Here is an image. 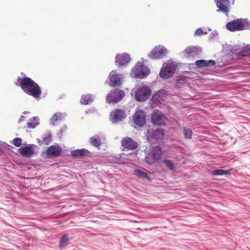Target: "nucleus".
<instances>
[{
	"label": "nucleus",
	"mask_w": 250,
	"mask_h": 250,
	"mask_svg": "<svg viewBox=\"0 0 250 250\" xmlns=\"http://www.w3.org/2000/svg\"><path fill=\"white\" fill-rule=\"evenodd\" d=\"M21 89L26 94L35 98H39L42 91L39 85L32 79L27 77L18 78Z\"/></svg>",
	"instance_id": "nucleus-1"
},
{
	"label": "nucleus",
	"mask_w": 250,
	"mask_h": 250,
	"mask_svg": "<svg viewBox=\"0 0 250 250\" xmlns=\"http://www.w3.org/2000/svg\"><path fill=\"white\" fill-rule=\"evenodd\" d=\"M226 28L231 32L250 29V20L241 18L234 20L227 23Z\"/></svg>",
	"instance_id": "nucleus-2"
},
{
	"label": "nucleus",
	"mask_w": 250,
	"mask_h": 250,
	"mask_svg": "<svg viewBox=\"0 0 250 250\" xmlns=\"http://www.w3.org/2000/svg\"><path fill=\"white\" fill-rule=\"evenodd\" d=\"M176 68V66L172 62L164 63L160 72V77L163 79H167L172 77Z\"/></svg>",
	"instance_id": "nucleus-3"
},
{
	"label": "nucleus",
	"mask_w": 250,
	"mask_h": 250,
	"mask_svg": "<svg viewBox=\"0 0 250 250\" xmlns=\"http://www.w3.org/2000/svg\"><path fill=\"white\" fill-rule=\"evenodd\" d=\"M125 92L119 89L111 91L106 96V102L109 104L117 103L125 97Z\"/></svg>",
	"instance_id": "nucleus-4"
},
{
	"label": "nucleus",
	"mask_w": 250,
	"mask_h": 250,
	"mask_svg": "<svg viewBox=\"0 0 250 250\" xmlns=\"http://www.w3.org/2000/svg\"><path fill=\"white\" fill-rule=\"evenodd\" d=\"M162 155V151L160 146H156L152 149V152L149 153L146 156V162L149 164H152L159 160Z\"/></svg>",
	"instance_id": "nucleus-5"
},
{
	"label": "nucleus",
	"mask_w": 250,
	"mask_h": 250,
	"mask_svg": "<svg viewBox=\"0 0 250 250\" xmlns=\"http://www.w3.org/2000/svg\"><path fill=\"white\" fill-rule=\"evenodd\" d=\"M167 53V49L163 46L159 45L155 47L149 54L152 59H161Z\"/></svg>",
	"instance_id": "nucleus-6"
},
{
	"label": "nucleus",
	"mask_w": 250,
	"mask_h": 250,
	"mask_svg": "<svg viewBox=\"0 0 250 250\" xmlns=\"http://www.w3.org/2000/svg\"><path fill=\"white\" fill-rule=\"evenodd\" d=\"M121 145L125 149L127 150H135L138 146V143L129 137L123 138L121 141Z\"/></svg>",
	"instance_id": "nucleus-7"
},
{
	"label": "nucleus",
	"mask_w": 250,
	"mask_h": 250,
	"mask_svg": "<svg viewBox=\"0 0 250 250\" xmlns=\"http://www.w3.org/2000/svg\"><path fill=\"white\" fill-rule=\"evenodd\" d=\"M126 117L125 112L121 109H116L110 113V119L113 123L122 120Z\"/></svg>",
	"instance_id": "nucleus-8"
},
{
	"label": "nucleus",
	"mask_w": 250,
	"mask_h": 250,
	"mask_svg": "<svg viewBox=\"0 0 250 250\" xmlns=\"http://www.w3.org/2000/svg\"><path fill=\"white\" fill-rule=\"evenodd\" d=\"M229 0H217L216 5L218 8L217 11L221 12L228 16L229 11Z\"/></svg>",
	"instance_id": "nucleus-9"
},
{
	"label": "nucleus",
	"mask_w": 250,
	"mask_h": 250,
	"mask_svg": "<svg viewBox=\"0 0 250 250\" xmlns=\"http://www.w3.org/2000/svg\"><path fill=\"white\" fill-rule=\"evenodd\" d=\"M61 152L62 148L59 145H52L47 149L46 154L48 157H57L60 155Z\"/></svg>",
	"instance_id": "nucleus-10"
},
{
	"label": "nucleus",
	"mask_w": 250,
	"mask_h": 250,
	"mask_svg": "<svg viewBox=\"0 0 250 250\" xmlns=\"http://www.w3.org/2000/svg\"><path fill=\"white\" fill-rule=\"evenodd\" d=\"M151 120L153 124L158 125L165 124L164 115L161 112H154L152 114Z\"/></svg>",
	"instance_id": "nucleus-11"
},
{
	"label": "nucleus",
	"mask_w": 250,
	"mask_h": 250,
	"mask_svg": "<svg viewBox=\"0 0 250 250\" xmlns=\"http://www.w3.org/2000/svg\"><path fill=\"white\" fill-rule=\"evenodd\" d=\"M130 61V56L127 53L118 54L116 56L115 62L117 65L122 66L127 63Z\"/></svg>",
	"instance_id": "nucleus-12"
},
{
	"label": "nucleus",
	"mask_w": 250,
	"mask_h": 250,
	"mask_svg": "<svg viewBox=\"0 0 250 250\" xmlns=\"http://www.w3.org/2000/svg\"><path fill=\"white\" fill-rule=\"evenodd\" d=\"M19 152L23 157L30 158L34 154V149L31 146H28L20 147Z\"/></svg>",
	"instance_id": "nucleus-13"
},
{
	"label": "nucleus",
	"mask_w": 250,
	"mask_h": 250,
	"mask_svg": "<svg viewBox=\"0 0 250 250\" xmlns=\"http://www.w3.org/2000/svg\"><path fill=\"white\" fill-rule=\"evenodd\" d=\"M201 52V49L197 46H191L187 47L184 53L187 57H193L199 54Z\"/></svg>",
	"instance_id": "nucleus-14"
},
{
	"label": "nucleus",
	"mask_w": 250,
	"mask_h": 250,
	"mask_svg": "<svg viewBox=\"0 0 250 250\" xmlns=\"http://www.w3.org/2000/svg\"><path fill=\"white\" fill-rule=\"evenodd\" d=\"M120 79L119 76L115 71H112L109 76L108 84L111 86H115L120 84Z\"/></svg>",
	"instance_id": "nucleus-15"
},
{
	"label": "nucleus",
	"mask_w": 250,
	"mask_h": 250,
	"mask_svg": "<svg viewBox=\"0 0 250 250\" xmlns=\"http://www.w3.org/2000/svg\"><path fill=\"white\" fill-rule=\"evenodd\" d=\"M66 116V114L65 113L61 112H56L54 114L51 118L50 122L54 125L56 122L62 121Z\"/></svg>",
	"instance_id": "nucleus-16"
},
{
	"label": "nucleus",
	"mask_w": 250,
	"mask_h": 250,
	"mask_svg": "<svg viewBox=\"0 0 250 250\" xmlns=\"http://www.w3.org/2000/svg\"><path fill=\"white\" fill-rule=\"evenodd\" d=\"M195 64L199 68L205 66H211L215 64V62L211 60L209 61L199 60L196 61Z\"/></svg>",
	"instance_id": "nucleus-17"
},
{
	"label": "nucleus",
	"mask_w": 250,
	"mask_h": 250,
	"mask_svg": "<svg viewBox=\"0 0 250 250\" xmlns=\"http://www.w3.org/2000/svg\"><path fill=\"white\" fill-rule=\"evenodd\" d=\"M164 136V130L162 129L158 128L155 130L152 134V139L156 141H162Z\"/></svg>",
	"instance_id": "nucleus-18"
},
{
	"label": "nucleus",
	"mask_w": 250,
	"mask_h": 250,
	"mask_svg": "<svg viewBox=\"0 0 250 250\" xmlns=\"http://www.w3.org/2000/svg\"><path fill=\"white\" fill-rule=\"evenodd\" d=\"M151 93V89L150 87L143 85L142 86V101L148 99Z\"/></svg>",
	"instance_id": "nucleus-19"
},
{
	"label": "nucleus",
	"mask_w": 250,
	"mask_h": 250,
	"mask_svg": "<svg viewBox=\"0 0 250 250\" xmlns=\"http://www.w3.org/2000/svg\"><path fill=\"white\" fill-rule=\"evenodd\" d=\"M131 74L134 78H141V63L140 62L136 63V64L132 68Z\"/></svg>",
	"instance_id": "nucleus-20"
},
{
	"label": "nucleus",
	"mask_w": 250,
	"mask_h": 250,
	"mask_svg": "<svg viewBox=\"0 0 250 250\" xmlns=\"http://www.w3.org/2000/svg\"><path fill=\"white\" fill-rule=\"evenodd\" d=\"M131 96L138 102H141V86L137 85L133 88L131 92Z\"/></svg>",
	"instance_id": "nucleus-21"
},
{
	"label": "nucleus",
	"mask_w": 250,
	"mask_h": 250,
	"mask_svg": "<svg viewBox=\"0 0 250 250\" xmlns=\"http://www.w3.org/2000/svg\"><path fill=\"white\" fill-rule=\"evenodd\" d=\"M87 152V150L84 149H76L71 151V156L75 158L82 157L85 156V153Z\"/></svg>",
	"instance_id": "nucleus-22"
},
{
	"label": "nucleus",
	"mask_w": 250,
	"mask_h": 250,
	"mask_svg": "<svg viewBox=\"0 0 250 250\" xmlns=\"http://www.w3.org/2000/svg\"><path fill=\"white\" fill-rule=\"evenodd\" d=\"M92 101V95L91 94H83L82 96L80 102L83 105H87Z\"/></svg>",
	"instance_id": "nucleus-23"
},
{
	"label": "nucleus",
	"mask_w": 250,
	"mask_h": 250,
	"mask_svg": "<svg viewBox=\"0 0 250 250\" xmlns=\"http://www.w3.org/2000/svg\"><path fill=\"white\" fill-rule=\"evenodd\" d=\"M134 123L139 126H141V110L139 109L135 112L133 116Z\"/></svg>",
	"instance_id": "nucleus-24"
},
{
	"label": "nucleus",
	"mask_w": 250,
	"mask_h": 250,
	"mask_svg": "<svg viewBox=\"0 0 250 250\" xmlns=\"http://www.w3.org/2000/svg\"><path fill=\"white\" fill-rule=\"evenodd\" d=\"M143 60V59L142 58V79L146 77L150 73L149 68L143 64L144 63Z\"/></svg>",
	"instance_id": "nucleus-25"
},
{
	"label": "nucleus",
	"mask_w": 250,
	"mask_h": 250,
	"mask_svg": "<svg viewBox=\"0 0 250 250\" xmlns=\"http://www.w3.org/2000/svg\"><path fill=\"white\" fill-rule=\"evenodd\" d=\"M250 52V48L247 47L242 50H241L240 51L237 52L235 53V54L237 57L240 58V57H245V56H247V55H248V54Z\"/></svg>",
	"instance_id": "nucleus-26"
},
{
	"label": "nucleus",
	"mask_w": 250,
	"mask_h": 250,
	"mask_svg": "<svg viewBox=\"0 0 250 250\" xmlns=\"http://www.w3.org/2000/svg\"><path fill=\"white\" fill-rule=\"evenodd\" d=\"M69 238L66 234L63 235L60 239L59 246L61 247H65L68 245Z\"/></svg>",
	"instance_id": "nucleus-27"
},
{
	"label": "nucleus",
	"mask_w": 250,
	"mask_h": 250,
	"mask_svg": "<svg viewBox=\"0 0 250 250\" xmlns=\"http://www.w3.org/2000/svg\"><path fill=\"white\" fill-rule=\"evenodd\" d=\"M212 173L214 175H223L230 174L229 170H226L224 169L214 170L212 171Z\"/></svg>",
	"instance_id": "nucleus-28"
},
{
	"label": "nucleus",
	"mask_w": 250,
	"mask_h": 250,
	"mask_svg": "<svg viewBox=\"0 0 250 250\" xmlns=\"http://www.w3.org/2000/svg\"><path fill=\"white\" fill-rule=\"evenodd\" d=\"M188 81V78L185 76H179L177 80V84L182 85L187 83Z\"/></svg>",
	"instance_id": "nucleus-29"
},
{
	"label": "nucleus",
	"mask_w": 250,
	"mask_h": 250,
	"mask_svg": "<svg viewBox=\"0 0 250 250\" xmlns=\"http://www.w3.org/2000/svg\"><path fill=\"white\" fill-rule=\"evenodd\" d=\"M90 141V143L95 147H99L101 145L100 140L95 138L94 137H91Z\"/></svg>",
	"instance_id": "nucleus-30"
},
{
	"label": "nucleus",
	"mask_w": 250,
	"mask_h": 250,
	"mask_svg": "<svg viewBox=\"0 0 250 250\" xmlns=\"http://www.w3.org/2000/svg\"><path fill=\"white\" fill-rule=\"evenodd\" d=\"M163 162L170 170H174L175 169V165L171 161L169 160H164Z\"/></svg>",
	"instance_id": "nucleus-31"
},
{
	"label": "nucleus",
	"mask_w": 250,
	"mask_h": 250,
	"mask_svg": "<svg viewBox=\"0 0 250 250\" xmlns=\"http://www.w3.org/2000/svg\"><path fill=\"white\" fill-rule=\"evenodd\" d=\"M184 136L187 139H191L192 133L190 129L188 128H184L183 129Z\"/></svg>",
	"instance_id": "nucleus-32"
},
{
	"label": "nucleus",
	"mask_w": 250,
	"mask_h": 250,
	"mask_svg": "<svg viewBox=\"0 0 250 250\" xmlns=\"http://www.w3.org/2000/svg\"><path fill=\"white\" fill-rule=\"evenodd\" d=\"M161 92V91H159L152 96V100L154 103L157 104L160 102L161 98L160 97V95Z\"/></svg>",
	"instance_id": "nucleus-33"
},
{
	"label": "nucleus",
	"mask_w": 250,
	"mask_h": 250,
	"mask_svg": "<svg viewBox=\"0 0 250 250\" xmlns=\"http://www.w3.org/2000/svg\"><path fill=\"white\" fill-rule=\"evenodd\" d=\"M31 120V122H29L27 123V127L29 128H34L38 125V123L37 122H34L35 121V117H33L32 119L30 120V121Z\"/></svg>",
	"instance_id": "nucleus-34"
},
{
	"label": "nucleus",
	"mask_w": 250,
	"mask_h": 250,
	"mask_svg": "<svg viewBox=\"0 0 250 250\" xmlns=\"http://www.w3.org/2000/svg\"><path fill=\"white\" fill-rule=\"evenodd\" d=\"M13 144L15 146L19 147L21 145L22 139L19 137L15 138L13 140Z\"/></svg>",
	"instance_id": "nucleus-35"
},
{
	"label": "nucleus",
	"mask_w": 250,
	"mask_h": 250,
	"mask_svg": "<svg viewBox=\"0 0 250 250\" xmlns=\"http://www.w3.org/2000/svg\"><path fill=\"white\" fill-rule=\"evenodd\" d=\"M203 34H207V32H203L201 28H198V29H197L195 30V32H194V34L196 36H201Z\"/></svg>",
	"instance_id": "nucleus-36"
},
{
	"label": "nucleus",
	"mask_w": 250,
	"mask_h": 250,
	"mask_svg": "<svg viewBox=\"0 0 250 250\" xmlns=\"http://www.w3.org/2000/svg\"><path fill=\"white\" fill-rule=\"evenodd\" d=\"M146 123V115L145 112L142 110V126Z\"/></svg>",
	"instance_id": "nucleus-37"
},
{
	"label": "nucleus",
	"mask_w": 250,
	"mask_h": 250,
	"mask_svg": "<svg viewBox=\"0 0 250 250\" xmlns=\"http://www.w3.org/2000/svg\"><path fill=\"white\" fill-rule=\"evenodd\" d=\"M142 178H146L148 180H150V178L148 176H147V174L146 172H144L142 171Z\"/></svg>",
	"instance_id": "nucleus-38"
},
{
	"label": "nucleus",
	"mask_w": 250,
	"mask_h": 250,
	"mask_svg": "<svg viewBox=\"0 0 250 250\" xmlns=\"http://www.w3.org/2000/svg\"><path fill=\"white\" fill-rule=\"evenodd\" d=\"M43 142H44L45 144L47 145L50 142V139L49 138H44L43 140Z\"/></svg>",
	"instance_id": "nucleus-39"
},
{
	"label": "nucleus",
	"mask_w": 250,
	"mask_h": 250,
	"mask_svg": "<svg viewBox=\"0 0 250 250\" xmlns=\"http://www.w3.org/2000/svg\"><path fill=\"white\" fill-rule=\"evenodd\" d=\"M134 173L135 175L140 176H141V170L139 169H136L134 171Z\"/></svg>",
	"instance_id": "nucleus-40"
},
{
	"label": "nucleus",
	"mask_w": 250,
	"mask_h": 250,
	"mask_svg": "<svg viewBox=\"0 0 250 250\" xmlns=\"http://www.w3.org/2000/svg\"><path fill=\"white\" fill-rule=\"evenodd\" d=\"M217 35V32L216 31H214L210 34V38H213L214 37H216Z\"/></svg>",
	"instance_id": "nucleus-41"
},
{
	"label": "nucleus",
	"mask_w": 250,
	"mask_h": 250,
	"mask_svg": "<svg viewBox=\"0 0 250 250\" xmlns=\"http://www.w3.org/2000/svg\"><path fill=\"white\" fill-rule=\"evenodd\" d=\"M239 46H234L233 47V48H232V50H235L236 51H238V50H239Z\"/></svg>",
	"instance_id": "nucleus-42"
},
{
	"label": "nucleus",
	"mask_w": 250,
	"mask_h": 250,
	"mask_svg": "<svg viewBox=\"0 0 250 250\" xmlns=\"http://www.w3.org/2000/svg\"><path fill=\"white\" fill-rule=\"evenodd\" d=\"M132 154H134L135 156H136L137 153H132Z\"/></svg>",
	"instance_id": "nucleus-43"
}]
</instances>
